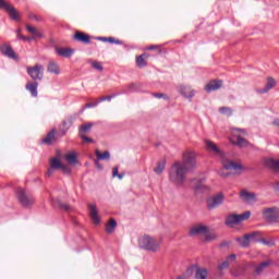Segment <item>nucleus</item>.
I'll use <instances>...</instances> for the list:
<instances>
[{"label":"nucleus","mask_w":279,"mask_h":279,"mask_svg":"<svg viewBox=\"0 0 279 279\" xmlns=\"http://www.w3.org/2000/svg\"><path fill=\"white\" fill-rule=\"evenodd\" d=\"M231 276H232L233 278H241V276H243V274L236 272V271H232V272H231Z\"/></svg>","instance_id":"5fc2aeb1"},{"label":"nucleus","mask_w":279,"mask_h":279,"mask_svg":"<svg viewBox=\"0 0 279 279\" xmlns=\"http://www.w3.org/2000/svg\"><path fill=\"white\" fill-rule=\"evenodd\" d=\"M195 278L196 279H206V278H208V269H206V268H197L196 269Z\"/></svg>","instance_id":"f704fd0d"},{"label":"nucleus","mask_w":279,"mask_h":279,"mask_svg":"<svg viewBox=\"0 0 279 279\" xmlns=\"http://www.w3.org/2000/svg\"><path fill=\"white\" fill-rule=\"evenodd\" d=\"M219 239V235L216 232H206L205 233V239L206 243H210L213 241H217Z\"/></svg>","instance_id":"c9c22d12"},{"label":"nucleus","mask_w":279,"mask_h":279,"mask_svg":"<svg viewBox=\"0 0 279 279\" xmlns=\"http://www.w3.org/2000/svg\"><path fill=\"white\" fill-rule=\"evenodd\" d=\"M147 58H149V56L146 53L136 57L135 62L138 69H145V66H147Z\"/></svg>","instance_id":"a878e982"},{"label":"nucleus","mask_w":279,"mask_h":279,"mask_svg":"<svg viewBox=\"0 0 279 279\" xmlns=\"http://www.w3.org/2000/svg\"><path fill=\"white\" fill-rule=\"evenodd\" d=\"M74 40L77 43H83V45H90V35L84 32H76L74 34Z\"/></svg>","instance_id":"a211bd4d"},{"label":"nucleus","mask_w":279,"mask_h":279,"mask_svg":"<svg viewBox=\"0 0 279 279\" xmlns=\"http://www.w3.org/2000/svg\"><path fill=\"white\" fill-rule=\"evenodd\" d=\"M223 169H226L227 171H232L234 173H241V171H243V165L234 162V161L222 160V170H219L218 174L221 178H228V175H230V174L223 172Z\"/></svg>","instance_id":"20e7f679"},{"label":"nucleus","mask_w":279,"mask_h":279,"mask_svg":"<svg viewBox=\"0 0 279 279\" xmlns=\"http://www.w3.org/2000/svg\"><path fill=\"white\" fill-rule=\"evenodd\" d=\"M228 267H230V262L228 259L218 265V269L220 271H223V269H228Z\"/></svg>","instance_id":"79ce46f5"},{"label":"nucleus","mask_w":279,"mask_h":279,"mask_svg":"<svg viewBox=\"0 0 279 279\" xmlns=\"http://www.w3.org/2000/svg\"><path fill=\"white\" fill-rule=\"evenodd\" d=\"M256 236H260V232L256 231L245 234L242 238H236L235 241L241 245V247H248L251 243H256Z\"/></svg>","instance_id":"9d476101"},{"label":"nucleus","mask_w":279,"mask_h":279,"mask_svg":"<svg viewBox=\"0 0 279 279\" xmlns=\"http://www.w3.org/2000/svg\"><path fill=\"white\" fill-rule=\"evenodd\" d=\"M179 93L182 97H185V99H193V97H195V90H193L191 86L180 85Z\"/></svg>","instance_id":"4468645a"},{"label":"nucleus","mask_w":279,"mask_h":279,"mask_svg":"<svg viewBox=\"0 0 279 279\" xmlns=\"http://www.w3.org/2000/svg\"><path fill=\"white\" fill-rule=\"evenodd\" d=\"M26 90L31 93L32 97H38V82L33 81L26 84Z\"/></svg>","instance_id":"5701e85b"},{"label":"nucleus","mask_w":279,"mask_h":279,"mask_svg":"<svg viewBox=\"0 0 279 279\" xmlns=\"http://www.w3.org/2000/svg\"><path fill=\"white\" fill-rule=\"evenodd\" d=\"M193 189L196 193H205V191H208V186L204 184V179L194 180Z\"/></svg>","instance_id":"4be33fe9"},{"label":"nucleus","mask_w":279,"mask_h":279,"mask_svg":"<svg viewBox=\"0 0 279 279\" xmlns=\"http://www.w3.org/2000/svg\"><path fill=\"white\" fill-rule=\"evenodd\" d=\"M116 177H118L119 180H123V174H119V173H118V175H116Z\"/></svg>","instance_id":"0e129e2a"},{"label":"nucleus","mask_w":279,"mask_h":279,"mask_svg":"<svg viewBox=\"0 0 279 279\" xmlns=\"http://www.w3.org/2000/svg\"><path fill=\"white\" fill-rule=\"evenodd\" d=\"M219 112H220V114H226L227 117H232V108H230V107H220Z\"/></svg>","instance_id":"ea45409f"},{"label":"nucleus","mask_w":279,"mask_h":279,"mask_svg":"<svg viewBox=\"0 0 279 279\" xmlns=\"http://www.w3.org/2000/svg\"><path fill=\"white\" fill-rule=\"evenodd\" d=\"M234 132H242L243 134H245V130L243 129H234Z\"/></svg>","instance_id":"680f3d73"},{"label":"nucleus","mask_w":279,"mask_h":279,"mask_svg":"<svg viewBox=\"0 0 279 279\" xmlns=\"http://www.w3.org/2000/svg\"><path fill=\"white\" fill-rule=\"evenodd\" d=\"M16 197L23 208H29L31 206H34V202H36L34 195L23 189H17Z\"/></svg>","instance_id":"7ed1b4c3"},{"label":"nucleus","mask_w":279,"mask_h":279,"mask_svg":"<svg viewBox=\"0 0 279 279\" xmlns=\"http://www.w3.org/2000/svg\"><path fill=\"white\" fill-rule=\"evenodd\" d=\"M56 129H52L45 138L41 140L43 145H53L56 141Z\"/></svg>","instance_id":"b1692460"},{"label":"nucleus","mask_w":279,"mask_h":279,"mask_svg":"<svg viewBox=\"0 0 279 279\" xmlns=\"http://www.w3.org/2000/svg\"><path fill=\"white\" fill-rule=\"evenodd\" d=\"M226 245H229V243H228V242H223V243L221 244L222 247H226Z\"/></svg>","instance_id":"338daca9"},{"label":"nucleus","mask_w":279,"mask_h":279,"mask_svg":"<svg viewBox=\"0 0 279 279\" xmlns=\"http://www.w3.org/2000/svg\"><path fill=\"white\" fill-rule=\"evenodd\" d=\"M98 160H110V151L105 150L104 153L96 150L95 151Z\"/></svg>","instance_id":"e433bc0d"},{"label":"nucleus","mask_w":279,"mask_h":279,"mask_svg":"<svg viewBox=\"0 0 279 279\" xmlns=\"http://www.w3.org/2000/svg\"><path fill=\"white\" fill-rule=\"evenodd\" d=\"M153 97H156L157 99H169V96L160 93H154Z\"/></svg>","instance_id":"c03bdc74"},{"label":"nucleus","mask_w":279,"mask_h":279,"mask_svg":"<svg viewBox=\"0 0 279 279\" xmlns=\"http://www.w3.org/2000/svg\"><path fill=\"white\" fill-rule=\"evenodd\" d=\"M0 10H5L12 21L21 20V14H19V11H16V9L5 0H0Z\"/></svg>","instance_id":"1a4fd4ad"},{"label":"nucleus","mask_w":279,"mask_h":279,"mask_svg":"<svg viewBox=\"0 0 279 279\" xmlns=\"http://www.w3.org/2000/svg\"><path fill=\"white\" fill-rule=\"evenodd\" d=\"M48 175H53V169L48 170Z\"/></svg>","instance_id":"e2e57ef3"},{"label":"nucleus","mask_w":279,"mask_h":279,"mask_svg":"<svg viewBox=\"0 0 279 279\" xmlns=\"http://www.w3.org/2000/svg\"><path fill=\"white\" fill-rule=\"evenodd\" d=\"M167 168V162L165 161H159L157 163V166L154 168L155 173H157L158 175H160V173H162V171H165V169Z\"/></svg>","instance_id":"4c0bfd02"},{"label":"nucleus","mask_w":279,"mask_h":279,"mask_svg":"<svg viewBox=\"0 0 279 279\" xmlns=\"http://www.w3.org/2000/svg\"><path fill=\"white\" fill-rule=\"evenodd\" d=\"M99 101L86 104L84 108H97Z\"/></svg>","instance_id":"de8ad7c7"},{"label":"nucleus","mask_w":279,"mask_h":279,"mask_svg":"<svg viewBox=\"0 0 279 279\" xmlns=\"http://www.w3.org/2000/svg\"><path fill=\"white\" fill-rule=\"evenodd\" d=\"M265 165L269 169H274L275 171H279V160L266 159Z\"/></svg>","instance_id":"2f4dec72"},{"label":"nucleus","mask_w":279,"mask_h":279,"mask_svg":"<svg viewBox=\"0 0 279 279\" xmlns=\"http://www.w3.org/2000/svg\"><path fill=\"white\" fill-rule=\"evenodd\" d=\"M171 279H189V277H186V275H181L178 277H172Z\"/></svg>","instance_id":"4d7b16f0"},{"label":"nucleus","mask_w":279,"mask_h":279,"mask_svg":"<svg viewBox=\"0 0 279 279\" xmlns=\"http://www.w3.org/2000/svg\"><path fill=\"white\" fill-rule=\"evenodd\" d=\"M73 121H75V117L69 116L66 117L59 126L58 136L62 138V136H66V132L71 130V125H73Z\"/></svg>","instance_id":"9b49d317"},{"label":"nucleus","mask_w":279,"mask_h":279,"mask_svg":"<svg viewBox=\"0 0 279 279\" xmlns=\"http://www.w3.org/2000/svg\"><path fill=\"white\" fill-rule=\"evenodd\" d=\"M204 143H205V149L207 151H210L211 154H215V156H218L219 158H226V155L223 154V150H220L217 147V144H215L213 141L204 140Z\"/></svg>","instance_id":"f8f14e48"},{"label":"nucleus","mask_w":279,"mask_h":279,"mask_svg":"<svg viewBox=\"0 0 279 279\" xmlns=\"http://www.w3.org/2000/svg\"><path fill=\"white\" fill-rule=\"evenodd\" d=\"M50 167L51 169H61L63 173H71V169H69V167H66L65 165H62V161H60V159L56 157L51 159Z\"/></svg>","instance_id":"f3484780"},{"label":"nucleus","mask_w":279,"mask_h":279,"mask_svg":"<svg viewBox=\"0 0 279 279\" xmlns=\"http://www.w3.org/2000/svg\"><path fill=\"white\" fill-rule=\"evenodd\" d=\"M92 66H93V69H96V71H104V65H101V62H99V61H94L93 63H92Z\"/></svg>","instance_id":"37998d69"},{"label":"nucleus","mask_w":279,"mask_h":279,"mask_svg":"<svg viewBox=\"0 0 279 279\" xmlns=\"http://www.w3.org/2000/svg\"><path fill=\"white\" fill-rule=\"evenodd\" d=\"M274 86H276V81L271 77H269L267 80V84L265 86V88L259 89V93H269V90H271V88H274Z\"/></svg>","instance_id":"473e14b6"},{"label":"nucleus","mask_w":279,"mask_h":279,"mask_svg":"<svg viewBox=\"0 0 279 279\" xmlns=\"http://www.w3.org/2000/svg\"><path fill=\"white\" fill-rule=\"evenodd\" d=\"M26 73L33 80V82H40L45 77V66L43 64H35L34 66H27Z\"/></svg>","instance_id":"39448f33"},{"label":"nucleus","mask_w":279,"mask_h":279,"mask_svg":"<svg viewBox=\"0 0 279 279\" xmlns=\"http://www.w3.org/2000/svg\"><path fill=\"white\" fill-rule=\"evenodd\" d=\"M223 86V81L222 80H214L210 81L207 85H205V90L206 93H213L215 90H219Z\"/></svg>","instance_id":"dca6fc26"},{"label":"nucleus","mask_w":279,"mask_h":279,"mask_svg":"<svg viewBox=\"0 0 279 279\" xmlns=\"http://www.w3.org/2000/svg\"><path fill=\"white\" fill-rule=\"evenodd\" d=\"M225 202L226 194H223L222 192L211 195L207 198V209L215 210L216 208H219V206H223Z\"/></svg>","instance_id":"0eeeda50"},{"label":"nucleus","mask_w":279,"mask_h":279,"mask_svg":"<svg viewBox=\"0 0 279 279\" xmlns=\"http://www.w3.org/2000/svg\"><path fill=\"white\" fill-rule=\"evenodd\" d=\"M93 125H95L93 122L87 123V124H83V125L78 129V134H80V136H85L84 134H88V132H90V130H93Z\"/></svg>","instance_id":"7c9ffc66"},{"label":"nucleus","mask_w":279,"mask_h":279,"mask_svg":"<svg viewBox=\"0 0 279 279\" xmlns=\"http://www.w3.org/2000/svg\"><path fill=\"white\" fill-rule=\"evenodd\" d=\"M227 260L230 263V260L232 262V263H234V260H236V254H231V255H229L228 257H227Z\"/></svg>","instance_id":"09e8293b"},{"label":"nucleus","mask_w":279,"mask_h":279,"mask_svg":"<svg viewBox=\"0 0 279 279\" xmlns=\"http://www.w3.org/2000/svg\"><path fill=\"white\" fill-rule=\"evenodd\" d=\"M28 19H31V21H40V17H38L36 14H29Z\"/></svg>","instance_id":"8fccbe9b"},{"label":"nucleus","mask_w":279,"mask_h":279,"mask_svg":"<svg viewBox=\"0 0 279 279\" xmlns=\"http://www.w3.org/2000/svg\"><path fill=\"white\" fill-rule=\"evenodd\" d=\"M140 247L147 250V252H158L160 243L149 235H144L138 240Z\"/></svg>","instance_id":"f03ea898"},{"label":"nucleus","mask_w":279,"mask_h":279,"mask_svg":"<svg viewBox=\"0 0 279 279\" xmlns=\"http://www.w3.org/2000/svg\"><path fill=\"white\" fill-rule=\"evenodd\" d=\"M208 232V227L204 225L194 226L190 229L189 235L190 236H199V234H206Z\"/></svg>","instance_id":"2eb2a0df"},{"label":"nucleus","mask_w":279,"mask_h":279,"mask_svg":"<svg viewBox=\"0 0 279 279\" xmlns=\"http://www.w3.org/2000/svg\"><path fill=\"white\" fill-rule=\"evenodd\" d=\"M64 159L69 165H77V155L75 153H69L64 156Z\"/></svg>","instance_id":"72a5a7b5"},{"label":"nucleus","mask_w":279,"mask_h":279,"mask_svg":"<svg viewBox=\"0 0 279 279\" xmlns=\"http://www.w3.org/2000/svg\"><path fill=\"white\" fill-rule=\"evenodd\" d=\"M0 52L2 53V56H5L11 60H16V52H14V50L12 49V46L8 44L0 46Z\"/></svg>","instance_id":"ddd939ff"},{"label":"nucleus","mask_w":279,"mask_h":279,"mask_svg":"<svg viewBox=\"0 0 279 279\" xmlns=\"http://www.w3.org/2000/svg\"><path fill=\"white\" fill-rule=\"evenodd\" d=\"M89 216L92 218V220L94 221V223L98 225L100 219H99V211L97 210V206L96 205H90L89 206Z\"/></svg>","instance_id":"bb28decb"},{"label":"nucleus","mask_w":279,"mask_h":279,"mask_svg":"<svg viewBox=\"0 0 279 279\" xmlns=\"http://www.w3.org/2000/svg\"><path fill=\"white\" fill-rule=\"evenodd\" d=\"M232 145H236L238 147H247L250 142L247 140L241 137V135L233 134L230 138Z\"/></svg>","instance_id":"6ab92c4d"},{"label":"nucleus","mask_w":279,"mask_h":279,"mask_svg":"<svg viewBox=\"0 0 279 279\" xmlns=\"http://www.w3.org/2000/svg\"><path fill=\"white\" fill-rule=\"evenodd\" d=\"M119 175V168L118 167H114L113 169H112V177L113 178H117Z\"/></svg>","instance_id":"603ef678"},{"label":"nucleus","mask_w":279,"mask_h":279,"mask_svg":"<svg viewBox=\"0 0 279 279\" xmlns=\"http://www.w3.org/2000/svg\"><path fill=\"white\" fill-rule=\"evenodd\" d=\"M26 29L32 34L33 38H43V33H40L35 26L26 25Z\"/></svg>","instance_id":"c756f323"},{"label":"nucleus","mask_w":279,"mask_h":279,"mask_svg":"<svg viewBox=\"0 0 279 279\" xmlns=\"http://www.w3.org/2000/svg\"><path fill=\"white\" fill-rule=\"evenodd\" d=\"M105 230L107 234H112V232L117 230V220H114V218H110L109 222L105 227Z\"/></svg>","instance_id":"c85d7f7f"},{"label":"nucleus","mask_w":279,"mask_h":279,"mask_svg":"<svg viewBox=\"0 0 279 279\" xmlns=\"http://www.w3.org/2000/svg\"><path fill=\"white\" fill-rule=\"evenodd\" d=\"M96 40H100L101 43H108V37H96Z\"/></svg>","instance_id":"6e6d98bb"},{"label":"nucleus","mask_w":279,"mask_h":279,"mask_svg":"<svg viewBox=\"0 0 279 279\" xmlns=\"http://www.w3.org/2000/svg\"><path fill=\"white\" fill-rule=\"evenodd\" d=\"M54 51L57 56H59L60 58H71V56L75 53V50L71 48H62V47H57Z\"/></svg>","instance_id":"412c9836"},{"label":"nucleus","mask_w":279,"mask_h":279,"mask_svg":"<svg viewBox=\"0 0 279 279\" xmlns=\"http://www.w3.org/2000/svg\"><path fill=\"white\" fill-rule=\"evenodd\" d=\"M272 125L279 126V119L274 120Z\"/></svg>","instance_id":"052dcab7"},{"label":"nucleus","mask_w":279,"mask_h":279,"mask_svg":"<svg viewBox=\"0 0 279 279\" xmlns=\"http://www.w3.org/2000/svg\"><path fill=\"white\" fill-rule=\"evenodd\" d=\"M197 165L195 153H183V161L174 162L170 168V181L177 186L184 184L186 174L191 172Z\"/></svg>","instance_id":"f257e3e1"},{"label":"nucleus","mask_w":279,"mask_h":279,"mask_svg":"<svg viewBox=\"0 0 279 279\" xmlns=\"http://www.w3.org/2000/svg\"><path fill=\"white\" fill-rule=\"evenodd\" d=\"M270 265H274V262L271 259H267L265 262H262L259 265L256 266L255 274L257 276H260V272L265 271V269H267V267H269Z\"/></svg>","instance_id":"393cba45"},{"label":"nucleus","mask_w":279,"mask_h":279,"mask_svg":"<svg viewBox=\"0 0 279 279\" xmlns=\"http://www.w3.org/2000/svg\"><path fill=\"white\" fill-rule=\"evenodd\" d=\"M81 138H82L83 143H94V140L86 135H81Z\"/></svg>","instance_id":"49530a36"},{"label":"nucleus","mask_w":279,"mask_h":279,"mask_svg":"<svg viewBox=\"0 0 279 279\" xmlns=\"http://www.w3.org/2000/svg\"><path fill=\"white\" fill-rule=\"evenodd\" d=\"M99 160H100V159L97 158V159H95L94 162H95L97 169H100V170H101V169H104V166L99 162Z\"/></svg>","instance_id":"3c124183"},{"label":"nucleus","mask_w":279,"mask_h":279,"mask_svg":"<svg viewBox=\"0 0 279 279\" xmlns=\"http://www.w3.org/2000/svg\"><path fill=\"white\" fill-rule=\"evenodd\" d=\"M275 191H279V183L275 185Z\"/></svg>","instance_id":"69168bd1"},{"label":"nucleus","mask_w":279,"mask_h":279,"mask_svg":"<svg viewBox=\"0 0 279 279\" xmlns=\"http://www.w3.org/2000/svg\"><path fill=\"white\" fill-rule=\"evenodd\" d=\"M61 208H62L63 210H70V207H69V205H66V204H62V205H61Z\"/></svg>","instance_id":"13d9d810"},{"label":"nucleus","mask_w":279,"mask_h":279,"mask_svg":"<svg viewBox=\"0 0 279 279\" xmlns=\"http://www.w3.org/2000/svg\"><path fill=\"white\" fill-rule=\"evenodd\" d=\"M256 243H263V245H268L269 247H272V245H276V242L274 240H265V239H257Z\"/></svg>","instance_id":"58836bf2"},{"label":"nucleus","mask_w":279,"mask_h":279,"mask_svg":"<svg viewBox=\"0 0 279 279\" xmlns=\"http://www.w3.org/2000/svg\"><path fill=\"white\" fill-rule=\"evenodd\" d=\"M240 197L244 204H254L256 202V195L245 190L240 193Z\"/></svg>","instance_id":"aec40b11"},{"label":"nucleus","mask_w":279,"mask_h":279,"mask_svg":"<svg viewBox=\"0 0 279 279\" xmlns=\"http://www.w3.org/2000/svg\"><path fill=\"white\" fill-rule=\"evenodd\" d=\"M107 43H110V45H123V40L117 39L114 37H107Z\"/></svg>","instance_id":"a19ab883"},{"label":"nucleus","mask_w":279,"mask_h":279,"mask_svg":"<svg viewBox=\"0 0 279 279\" xmlns=\"http://www.w3.org/2000/svg\"><path fill=\"white\" fill-rule=\"evenodd\" d=\"M117 95L104 96L99 99V101H112Z\"/></svg>","instance_id":"a18cd8bd"},{"label":"nucleus","mask_w":279,"mask_h":279,"mask_svg":"<svg viewBox=\"0 0 279 279\" xmlns=\"http://www.w3.org/2000/svg\"><path fill=\"white\" fill-rule=\"evenodd\" d=\"M250 217H252V211H245L240 215H236V214L229 215L226 219V226H229V228H232L233 226L242 223V221H247Z\"/></svg>","instance_id":"423d86ee"},{"label":"nucleus","mask_w":279,"mask_h":279,"mask_svg":"<svg viewBox=\"0 0 279 279\" xmlns=\"http://www.w3.org/2000/svg\"><path fill=\"white\" fill-rule=\"evenodd\" d=\"M154 49H158V46H150V47H148L149 51H153Z\"/></svg>","instance_id":"bf43d9fd"},{"label":"nucleus","mask_w":279,"mask_h":279,"mask_svg":"<svg viewBox=\"0 0 279 279\" xmlns=\"http://www.w3.org/2000/svg\"><path fill=\"white\" fill-rule=\"evenodd\" d=\"M48 73H52L53 75H60V65L56 61H50L47 68Z\"/></svg>","instance_id":"cd10ccee"},{"label":"nucleus","mask_w":279,"mask_h":279,"mask_svg":"<svg viewBox=\"0 0 279 279\" xmlns=\"http://www.w3.org/2000/svg\"><path fill=\"white\" fill-rule=\"evenodd\" d=\"M262 215L267 223H278L279 221V208L268 207L262 210Z\"/></svg>","instance_id":"6e6552de"},{"label":"nucleus","mask_w":279,"mask_h":279,"mask_svg":"<svg viewBox=\"0 0 279 279\" xmlns=\"http://www.w3.org/2000/svg\"><path fill=\"white\" fill-rule=\"evenodd\" d=\"M19 38H21L22 40H28L29 43H32V40H34V37H25V36H21L19 35Z\"/></svg>","instance_id":"864d4df0"}]
</instances>
